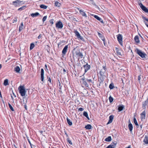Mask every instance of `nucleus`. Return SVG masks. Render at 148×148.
<instances>
[{"instance_id": "f257e3e1", "label": "nucleus", "mask_w": 148, "mask_h": 148, "mask_svg": "<svg viewBox=\"0 0 148 148\" xmlns=\"http://www.w3.org/2000/svg\"><path fill=\"white\" fill-rule=\"evenodd\" d=\"M18 89L19 90V93L22 96H25L26 91L25 90L24 86H19Z\"/></svg>"}, {"instance_id": "f03ea898", "label": "nucleus", "mask_w": 148, "mask_h": 148, "mask_svg": "<svg viewBox=\"0 0 148 148\" xmlns=\"http://www.w3.org/2000/svg\"><path fill=\"white\" fill-rule=\"evenodd\" d=\"M135 51L142 58H145V56L146 55L145 53L143 52L141 50L138 48H136Z\"/></svg>"}, {"instance_id": "7ed1b4c3", "label": "nucleus", "mask_w": 148, "mask_h": 148, "mask_svg": "<svg viewBox=\"0 0 148 148\" xmlns=\"http://www.w3.org/2000/svg\"><path fill=\"white\" fill-rule=\"evenodd\" d=\"M56 26L57 28L61 29L63 27V25L62 22L59 21L56 23Z\"/></svg>"}, {"instance_id": "20e7f679", "label": "nucleus", "mask_w": 148, "mask_h": 148, "mask_svg": "<svg viewBox=\"0 0 148 148\" xmlns=\"http://www.w3.org/2000/svg\"><path fill=\"white\" fill-rule=\"evenodd\" d=\"M80 82L82 84L84 85L87 87H88L89 86L88 84L87 83L84 77L82 78L80 80Z\"/></svg>"}, {"instance_id": "39448f33", "label": "nucleus", "mask_w": 148, "mask_h": 148, "mask_svg": "<svg viewBox=\"0 0 148 148\" xmlns=\"http://www.w3.org/2000/svg\"><path fill=\"white\" fill-rule=\"evenodd\" d=\"M75 33L76 36L77 37L78 39H80L81 40L83 41H84V38L80 35L77 31H75Z\"/></svg>"}, {"instance_id": "423d86ee", "label": "nucleus", "mask_w": 148, "mask_h": 148, "mask_svg": "<svg viewBox=\"0 0 148 148\" xmlns=\"http://www.w3.org/2000/svg\"><path fill=\"white\" fill-rule=\"evenodd\" d=\"M122 35L121 34H119L118 35V36L117 37V40L118 41H119V44L121 45H122Z\"/></svg>"}, {"instance_id": "0eeeda50", "label": "nucleus", "mask_w": 148, "mask_h": 148, "mask_svg": "<svg viewBox=\"0 0 148 148\" xmlns=\"http://www.w3.org/2000/svg\"><path fill=\"white\" fill-rule=\"evenodd\" d=\"M22 2L23 1H22L16 0L13 1L12 4H13L15 7H17L20 4H21Z\"/></svg>"}, {"instance_id": "6e6552de", "label": "nucleus", "mask_w": 148, "mask_h": 148, "mask_svg": "<svg viewBox=\"0 0 148 148\" xmlns=\"http://www.w3.org/2000/svg\"><path fill=\"white\" fill-rule=\"evenodd\" d=\"M75 54L78 57H80L82 58L83 57V55L82 53L79 50L76 51L75 53Z\"/></svg>"}, {"instance_id": "1a4fd4ad", "label": "nucleus", "mask_w": 148, "mask_h": 148, "mask_svg": "<svg viewBox=\"0 0 148 148\" xmlns=\"http://www.w3.org/2000/svg\"><path fill=\"white\" fill-rule=\"evenodd\" d=\"M139 5L143 10L148 14V9L145 7L141 3L139 4Z\"/></svg>"}, {"instance_id": "9d476101", "label": "nucleus", "mask_w": 148, "mask_h": 148, "mask_svg": "<svg viewBox=\"0 0 148 148\" xmlns=\"http://www.w3.org/2000/svg\"><path fill=\"white\" fill-rule=\"evenodd\" d=\"M83 66L84 69L85 73L90 68V65H88L87 64L86 65H84Z\"/></svg>"}, {"instance_id": "9b49d317", "label": "nucleus", "mask_w": 148, "mask_h": 148, "mask_svg": "<svg viewBox=\"0 0 148 148\" xmlns=\"http://www.w3.org/2000/svg\"><path fill=\"white\" fill-rule=\"evenodd\" d=\"M141 119L142 120H144L145 119L146 112L145 111L143 112L141 114Z\"/></svg>"}, {"instance_id": "f8f14e48", "label": "nucleus", "mask_w": 148, "mask_h": 148, "mask_svg": "<svg viewBox=\"0 0 148 148\" xmlns=\"http://www.w3.org/2000/svg\"><path fill=\"white\" fill-rule=\"evenodd\" d=\"M92 16H93L94 17H95V18H96L97 19L98 21H99L101 23H104L103 22V20L100 17H99L97 15H92Z\"/></svg>"}, {"instance_id": "ddd939ff", "label": "nucleus", "mask_w": 148, "mask_h": 148, "mask_svg": "<svg viewBox=\"0 0 148 148\" xmlns=\"http://www.w3.org/2000/svg\"><path fill=\"white\" fill-rule=\"evenodd\" d=\"M68 48V45H66L63 48L62 51V53L63 54L65 55L66 52H67V49Z\"/></svg>"}, {"instance_id": "4468645a", "label": "nucleus", "mask_w": 148, "mask_h": 148, "mask_svg": "<svg viewBox=\"0 0 148 148\" xmlns=\"http://www.w3.org/2000/svg\"><path fill=\"white\" fill-rule=\"evenodd\" d=\"M44 71L43 69H42L41 71V79L42 82L44 81Z\"/></svg>"}, {"instance_id": "2eb2a0df", "label": "nucleus", "mask_w": 148, "mask_h": 148, "mask_svg": "<svg viewBox=\"0 0 148 148\" xmlns=\"http://www.w3.org/2000/svg\"><path fill=\"white\" fill-rule=\"evenodd\" d=\"M114 117V116L113 115H111L109 116V120L107 123V124H110L112 122Z\"/></svg>"}, {"instance_id": "dca6fc26", "label": "nucleus", "mask_w": 148, "mask_h": 148, "mask_svg": "<svg viewBox=\"0 0 148 148\" xmlns=\"http://www.w3.org/2000/svg\"><path fill=\"white\" fill-rule=\"evenodd\" d=\"M134 40L135 42L137 43H140L139 37L138 35L136 36L134 38Z\"/></svg>"}, {"instance_id": "f3484780", "label": "nucleus", "mask_w": 148, "mask_h": 148, "mask_svg": "<svg viewBox=\"0 0 148 148\" xmlns=\"http://www.w3.org/2000/svg\"><path fill=\"white\" fill-rule=\"evenodd\" d=\"M116 146V144L114 143L111 144L108 146L106 148H114Z\"/></svg>"}, {"instance_id": "a211bd4d", "label": "nucleus", "mask_w": 148, "mask_h": 148, "mask_svg": "<svg viewBox=\"0 0 148 148\" xmlns=\"http://www.w3.org/2000/svg\"><path fill=\"white\" fill-rule=\"evenodd\" d=\"M80 14L83 16L87 17V16L86 13L82 10H80Z\"/></svg>"}, {"instance_id": "6ab92c4d", "label": "nucleus", "mask_w": 148, "mask_h": 148, "mask_svg": "<svg viewBox=\"0 0 148 148\" xmlns=\"http://www.w3.org/2000/svg\"><path fill=\"white\" fill-rule=\"evenodd\" d=\"M106 70L105 69H101L99 72L101 75H103L105 72Z\"/></svg>"}, {"instance_id": "aec40b11", "label": "nucleus", "mask_w": 148, "mask_h": 148, "mask_svg": "<svg viewBox=\"0 0 148 148\" xmlns=\"http://www.w3.org/2000/svg\"><path fill=\"white\" fill-rule=\"evenodd\" d=\"M124 107V106L123 105L119 106L118 108V110L119 111H121L122 110Z\"/></svg>"}, {"instance_id": "412c9836", "label": "nucleus", "mask_w": 148, "mask_h": 148, "mask_svg": "<svg viewBox=\"0 0 148 148\" xmlns=\"http://www.w3.org/2000/svg\"><path fill=\"white\" fill-rule=\"evenodd\" d=\"M23 22H22L21 23V25L19 27L18 31L19 32H20L21 30H22L23 29Z\"/></svg>"}, {"instance_id": "4be33fe9", "label": "nucleus", "mask_w": 148, "mask_h": 148, "mask_svg": "<svg viewBox=\"0 0 148 148\" xmlns=\"http://www.w3.org/2000/svg\"><path fill=\"white\" fill-rule=\"evenodd\" d=\"M39 15V14L38 12H36L35 13H32L31 14V16L33 17H36Z\"/></svg>"}, {"instance_id": "5701e85b", "label": "nucleus", "mask_w": 148, "mask_h": 148, "mask_svg": "<svg viewBox=\"0 0 148 148\" xmlns=\"http://www.w3.org/2000/svg\"><path fill=\"white\" fill-rule=\"evenodd\" d=\"M14 70L16 72L19 73L20 71V69L18 66H16Z\"/></svg>"}, {"instance_id": "b1692460", "label": "nucleus", "mask_w": 148, "mask_h": 148, "mask_svg": "<svg viewBox=\"0 0 148 148\" xmlns=\"http://www.w3.org/2000/svg\"><path fill=\"white\" fill-rule=\"evenodd\" d=\"M85 128L86 129L90 130L92 128V127L90 125L88 124L85 127Z\"/></svg>"}, {"instance_id": "393cba45", "label": "nucleus", "mask_w": 148, "mask_h": 148, "mask_svg": "<svg viewBox=\"0 0 148 148\" xmlns=\"http://www.w3.org/2000/svg\"><path fill=\"white\" fill-rule=\"evenodd\" d=\"M129 129L130 132H132L133 129V126L132 124L130 123L128 125Z\"/></svg>"}, {"instance_id": "a878e982", "label": "nucleus", "mask_w": 148, "mask_h": 148, "mask_svg": "<svg viewBox=\"0 0 148 148\" xmlns=\"http://www.w3.org/2000/svg\"><path fill=\"white\" fill-rule=\"evenodd\" d=\"M143 142L145 144H148V137H145L143 140Z\"/></svg>"}, {"instance_id": "bb28decb", "label": "nucleus", "mask_w": 148, "mask_h": 148, "mask_svg": "<svg viewBox=\"0 0 148 148\" xmlns=\"http://www.w3.org/2000/svg\"><path fill=\"white\" fill-rule=\"evenodd\" d=\"M66 120H67V122L68 123V124L69 125H70V126L71 125H72V122L68 118H67Z\"/></svg>"}, {"instance_id": "cd10ccee", "label": "nucleus", "mask_w": 148, "mask_h": 148, "mask_svg": "<svg viewBox=\"0 0 148 148\" xmlns=\"http://www.w3.org/2000/svg\"><path fill=\"white\" fill-rule=\"evenodd\" d=\"M83 115L86 117L88 119H89V118L88 116V113L87 112H84L83 113Z\"/></svg>"}, {"instance_id": "c85d7f7f", "label": "nucleus", "mask_w": 148, "mask_h": 148, "mask_svg": "<svg viewBox=\"0 0 148 148\" xmlns=\"http://www.w3.org/2000/svg\"><path fill=\"white\" fill-rule=\"evenodd\" d=\"M112 139L111 136H108L105 139V140L107 142H109Z\"/></svg>"}, {"instance_id": "c756f323", "label": "nucleus", "mask_w": 148, "mask_h": 148, "mask_svg": "<svg viewBox=\"0 0 148 148\" xmlns=\"http://www.w3.org/2000/svg\"><path fill=\"white\" fill-rule=\"evenodd\" d=\"M26 8V6H24L21 7L19 8L18 10L19 11H21L22 10H24Z\"/></svg>"}, {"instance_id": "7c9ffc66", "label": "nucleus", "mask_w": 148, "mask_h": 148, "mask_svg": "<svg viewBox=\"0 0 148 148\" xmlns=\"http://www.w3.org/2000/svg\"><path fill=\"white\" fill-rule=\"evenodd\" d=\"M8 79H5L4 82V85L6 86L7 85H8Z\"/></svg>"}, {"instance_id": "2f4dec72", "label": "nucleus", "mask_w": 148, "mask_h": 148, "mask_svg": "<svg viewBox=\"0 0 148 148\" xmlns=\"http://www.w3.org/2000/svg\"><path fill=\"white\" fill-rule=\"evenodd\" d=\"M60 5V3L57 1H56L55 3V5L56 7H59Z\"/></svg>"}, {"instance_id": "473e14b6", "label": "nucleus", "mask_w": 148, "mask_h": 148, "mask_svg": "<svg viewBox=\"0 0 148 148\" xmlns=\"http://www.w3.org/2000/svg\"><path fill=\"white\" fill-rule=\"evenodd\" d=\"M98 34L99 36L101 38L102 40H103V39H104V38L103 37L102 35L98 32Z\"/></svg>"}, {"instance_id": "72a5a7b5", "label": "nucleus", "mask_w": 148, "mask_h": 148, "mask_svg": "<svg viewBox=\"0 0 148 148\" xmlns=\"http://www.w3.org/2000/svg\"><path fill=\"white\" fill-rule=\"evenodd\" d=\"M34 45L33 43H32L30 44V50H32L33 49L34 47Z\"/></svg>"}, {"instance_id": "f704fd0d", "label": "nucleus", "mask_w": 148, "mask_h": 148, "mask_svg": "<svg viewBox=\"0 0 148 148\" xmlns=\"http://www.w3.org/2000/svg\"><path fill=\"white\" fill-rule=\"evenodd\" d=\"M109 88L110 89H113L114 88V86L113 84H111L109 86Z\"/></svg>"}, {"instance_id": "c9c22d12", "label": "nucleus", "mask_w": 148, "mask_h": 148, "mask_svg": "<svg viewBox=\"0 0 148 148\" xmlns=\"http://www.w3.org/2000/svg\"><path fill=\"white\" fill-rule=\"evenodd\" d=\"M40 7L41 8H43V9H46V6L43 4L41 5H40Z\"/></svg>"}, {"instance_id": "e433bc0d", "label": "nucleus", "mask_w": 148, "mask_h": 148, "mask_svg": "<svg viewBox=\"0 0 148 148\" xmlns=\"http://www.w3.org/2000/svg\"><path fill=\"white\" fill-rule=\"evenodd\" d=\"M8 106H9V107L10 108V109L12 111H14V109L12 107V106L11 105L10 103H8Z\"/></svg>"}, {"instance_id": "4c0bfd02", "label": "nucleus", "mask_w": 148, "mask_h": 148, "mask_svg": "<svg viewBox=\"0 0 148 148\" xmlns=\"http://www.w3.org/2000/svg\"><path fill=\"white\" fill-rule=\"evenodd\" d=\"M134 123H135V125H136V126L138 125V124L137 122V120L135 118H134Z\"/></svg>"}, {"instance_id": "58836bf2", "label": "nucleus", "mask_w": 148, "mask_h": 148, "mask_svg": "<svg viewBox=\"0 0 148 148\" xmlns=\"http://www.w3.org/2000/svg\"><path fill=\"white\" fill-rule=\"evenodd\" d=\"M109 100L110 102V103H111L113 101V98L111 96H110L109 97Z\"/></svg>"}, {"instance_id": "ea45409f", "label": "nucleus", "mask_w": 148, "mask_h": 148, "mask_svg": "<svg viewBox=\"0 0 148 148\" xmlns=\"http://www.w3.org/2000/svg\"><path fill=\"white\" fill-rule=\"evenodd\" d=\"M67 140L68 142L70 144V145L72 144V143L71 141L69 139V138H68L67 139Z\"/></svg>"}, {"instance_id": "a19ab883", "label": "nucleus", "mask_w": 148, "mask_h": 148, "mask_svg": "<svg viewBox=\"0 0 148 148\" xmlns=\"http://www.w3.org/2000/svg\"><path fill=\"white\" fill-rule=\"evenodd\" d=\"M148 103V101H147L146 100L145 101V102H144L143 105V106H146L147 104Z\"/></svg>"}, {"instance_id": "79ce46f5", "label": "nucleus", "mask_w": 148, "mask_h": 148, "mask_svg": "<svg viewBox=\"0 0 148 148\" xmlns=\"http://www.w3.org/2000/svg\"><path fill=\"white\" fill-rule=\"evenodd\" d=\"M17 21V17H15L14 18V19L13 20V23H14L16 22Z\"/></svg>"}, {"instance_id": "37998d69", "label": "nucleus", "mask_w": 148, "mask_h": 148, "mask_svg": "<svg viewBox=\"0 0 148 148\" xmlns=\"http://www.w3.org/2000/svg\"><path fill=\"white\" fill-rule=\"evenodd\" d=\"M46 19V16H44L42 18V21L43 22H44Z\"/></svg>"}, {"instance_id": "c03bdc74", "label": "nucleus", "mask_w": 148, "mask_h": 148, "mask_svg": "<svg viewBox=\"0 0 148 148\" xmlns=\"http://www.w3.org/2000/svg\"><path fill=\"white\" fill-rule=\"evenodd\" d=\"M53 21H54V20H53V19H51V20H50V23L51 24H53Z\"/></svg>"}, {"instance_id": "a18cd8bd", "label": "nucleus", "mask_w": 148, "mask_h": 148, "mask_svg": "<svg viewBox=\"0 0 148 148\" xmlns=\"http://www.w3.org/2000/svg\"><path fill=\"white\" fill-rule=\"evenodd\" d=\"M87 81L89 83L92 82V80L91 79H87Z\"/></svg>"}, {"instance_id": "49530a36", "label": "nucleus", "mask_w": 148, "mask_h": 148, "mask_svg": "<svg viewBox=\"0 0 148 148\" xmlns=\"http://www.w3.org/2000/svg\"><path fill=\"white\" fill-rule=\"evenodd\" d=\"M84 110V109H83V108H79V109H78V110L79 111H83Z\"/></svg>"}, {"instance_id": "de8ad7c7", "label": "nucleus", "mask_w": 148, "mask_h": 148, "mask_svg": "<svg viewBox=\"0 0 148 148\" xmlns=\"http://www.w3.org/2000/svg\"><path fill=\"white\" fill-rule=\"evenodd\" d=\"M117 53L118 55H121V52L119 51H117Z\"/></svg>"}, {"instance_id": "09e8293b", "label": "nucleus", "mask_w": 148, "mask_h": 148, "mask_svg": "<svg viewBox=\"0 0 148 148\" xmlns=\"http://www.w3.org/2000/svg\"><path fill=\"white\" fill-rule=\"evenodd\" d=\"M48 80L50 83L51 84V80L50 78H48Z\"/></svg>"}, {"instance_id": "8fccbe9b", "label": "nucleus", "mask_w": 148, "mask_h": 148, "mask_svg": "<svg viewBox=\"0 0 148 148\" xmlns=\"http://www.w3.org/2000/svg\"><path fill=\"white\" fill-rule=\"evenodd\" d=\"M140 79H141L140 76H138V80L140 81Z\"/></svg>"}, {"instance_id": "3c124183", "label": "nucleus", "mask_w": 148, "mask_h": 148, "mask_svg": "<svg viewBox=\"0 0 148 148\" xmlns=\"http://www.w3.org/2000/svg\"><path fill=\"white\" fill-rule=\"evenodd\" d=\"M41 35L40 34L38 36V39H40L41 38Z\"/></svg>"}, {"instance_id": "603ef678", "label": "nucleus", "mask_w": 148, "mask_h": 148, "mask_svg": "<svg viewBox=\"0 0 148 148\" xmlns=\"http://www.w3.org/2000/svg\"><path fill=\"white\" fill-rule=\"evenodd\" d=\"M103 69H105V70H106V66H103Z\"/></svg>"}, {"instance_id": "864d4df0", "label": "nucleus", "mask_w": 148, "mask_h": 148, "mask_svg": "<svg viewBox=\"0 0 148 148\" xmlns=\"http://www.w3.org/2000/svg\"><path fill=\"white\" fill-rule=\"evenodd\" d=\"M41 134H42L44 136V132H43V131H41ZM45 136V135H44V136Z\"/></svg>"}, {"instance_id": "5fc2aeb1", "label": "nucleus", "mask_w": 148, "mask_h": 148, "mask_svg": "<svg viewBox=\"0 0 148 148\" xmlns=\"http://www.w3.org/2000/svg\"><path fill=\"white\" fill-rule=\"evenodd\" d=\"M13 94L14 95V96L15 97H16V95L13 92Z\"/></svg>"}, {"instance_id": "6e6d98bb", "label": "nucleus", "mask_w": 148, "mask_h": 148, "mask_svg": "<svg viewBox=\"0 0 148 148\" xmlns=\"http://www.w3.org/2000/svg\"><path fill=\"white\" fill-rule=\"evenodd\" d=\"M143 18L145 20L146 19H147V18L145 17H143Z\"/></svg>"}, {"instance_id": "4d7b16f0", "label": "nucleus", "mask_w": 148, "mask_h": 148, "mask_svg": "<svg viewBox=\"0 0 148 148\" xmlns=\"http://www.w3.org/2000/svg\"><path fill=\"white\" fill-rule=\"evenodd\" d=\"M11 97L12 99L13 100V101L14 98H13V96L12 95H11Z\"/></svg>"}, {"instance_id": "13d9d810", "label": "nucleus", "mask_w": 148, "mask_h": 148, "mask_svg": "<svg viewBox=\"0 0 148 148\" xmlns=\"http://www.w3.org/2000/svg\"><path fill=\"white\" fill-rule=\"evenodd\" d=\"M28 142H29V143L30 146H31V143L29 141H28Z\"/></svg>"}, {"instance_id": "bf43d9fd", "label": "nucleus", "mask_w": 148, "mask_h": 148, "mask_svg": "<svg viewBox=\"0 0 148 148\" xmlns=\"http://www.w3.org/2000/svg\"><path fill=\"white\" fill-rule=\"evenodd\" d=\"M145 23L146 25V26L147 27V25H148L147 24V23L145 22Z\"/></svg>"}, {"instance_id": "052dcab7", "label": "nucleus", "mask_w": 148, "mask_h": 148, "mask_svg": "<svg viewBox=\"0 0 148 148\" xmlns=\"http://www.w3.org/2000/svg\"><path fill=\"white\" fill-rule=\"evenodd\" d=\"M2 68V65L1 64H0V69H1Z\"/></svg>"}, {"instance_id": "680f3d73", "label": "nucleus", "mask_w": 148, "mask_h": 148, "mask_svg": "<svg viewBox=\"0 0 148 148\" xmlns=\"http://www.w3.org/2000/svg\"><path fill=\"white\" fill-rule=\"evenodd\" d=\"M0 97L1 98H2V95H1V93H0Z\"/></svg>"}, {"instance_id": "e2e57ef3", "label": "nucleus", "mask_w": 148, "mask_h": 148, "mask_svg": "<svg viewBox=\"0 0 148 148\" xmlns=\"http://www.w3.org/2000/svg\"><path fill=\"white\" fill-rule=\"evenodd\" d=\"M77 10H79V12H80V10H80L79 8H77Z\"/></svg>"}, {"instance_id": "0e129e2a", "label": "nucleus", "mask_w": 148, "mask_h": 148, "mask_svg": "<svg viewBox=\"0 0 148 148\" xmlns=\"http://www.w3.org/2000/svg\"><path fill=\"white\" fill-rule=\"evenodd\" d=\"M25 107L26 109H27L26 108H27V106L26 105H25Z\"/></svg>"}, {"instance_id": "69168bd1", "label": "nucleus", "mask_w": 148, "mask_h": 148, "mask_svg": "<svg viewBox=\"0 0 148 148\" xmlns=\"http://www.w3.org/2000/svg\"><path fill=\"white\" fill-rule=\"evenodd\" d=\"M102 82H103V81H101V82H100V83H99V85H100V84H101V83H102Z\"/></svg>"}, {"instance_id": "338daca9", "label": "nucleus", "mask_w": 148, "mask_h": 148, "mask_svg": "<svg viewBox=\"0 0 148 148\" xmlns=\"http://www.w3.org/2000/svg\"><path fill=\"white\" fill-rule=\"evenodd\" d=\"M145 21L148 22V19L147 18L145 20Z\"/></svg>"}, {"instance_id": "774afa93", "label": "nucleus", "mask_w": 148, "mask_h": 148, "mask_svg": "<svg viewBox=\"0 0 148 148\" xmlns=\"http://www.w3.org/2000/svg\"><path fill=\"white\" fill-rule=\"evenodd\" d=\"M63 71L64 72H66V70L65 69H63Z\"/></svg>"}]
</instances>
